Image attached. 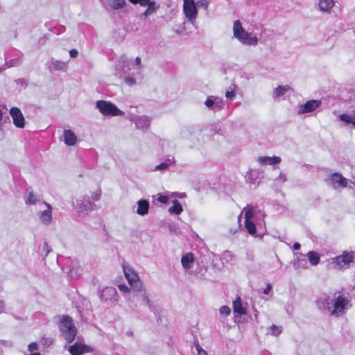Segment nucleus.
Returning a JSON list of instances; mask_svg holds the SVG:
<instances>
[{"mask_svg": "<svg viewBox=\"0 0 355 355\" xmlns=\"http://www.w3.org/2000/svg\"><path fill=\"white\" fill-rule=\"evenodd\" d=\"M272 290V286L270 284H267L266 288H264L263 290V293L264 294H268Z\"/></svg>", "mask_w": 355, "mask_h": 355, "instance_id": "obj_50", "label": "nucleus"}, {"mask_svg": "<svg viewBox=\"0 0 355 355\" xmlns=\"http://www.w3.org/2000/svg\"><path fill=\"white\" fill-rule=\"evenodd\" d=\"M100 196H101V194L95 193V194L92 195V198L94 200L97 201L99 200Z\"/></svg>", "mask_w": 355, "mask_h": 355, "instance_id": "obj_55", "label": "nucleus"}, {"mask_svg": "<svg viewBox=\"0 0 355 355\" xmlns=\"http://www.w3.org/2000/svg\"><path fill=\"white\" fill-rule=\"evenodd\" d=\"M42 205L46 206V209L44 210L41 213L40 219L42 223L44 224H49L52 220V207L49 203L46 202H42Z\"/></svg>", "mask_w": 355, "mask_h": 355, "instance_id": "obj_19", "label": "nucleus"}, {"mask_svg": "<svg viewBox=\"0 0 355 355\" xmlns=\"http://www.w3.org/2000/svg\"><path fill=\"white\" fill-rule=\"evenodd\" d=\"M195 346L198 351V355H208L207 352L200 347L199 343H196Z\"/></svg>", "mask_w": 355, "mask_h": 355, "instance_id": "obj_45", "label": "nucleus"}, {"mask_svg": "<svg viewBox=\"0 0 355 355\" xmlns=\"http://www.w3.org/2000/svg\"><path fill=\"white\" fill-rule=\"evenodd\" d=\"M141 60L139 57H137L135 61L121 57L116 67V75L123 78L126 85L133 86L137 83L135 77L141 75Z\"/></svg>", "mask_w": 355, "mask_h": 355, "instance_id": "obj_2", "label": "nucleus"}, {"mask_svg": "<svg viewBox=\"0 0 355 355\" xmlns=\"http://www.w3.org/2000/svg\"><path fill=\"white\" fill-rule=\"evenodd\" d=\"M245 212V226L248 233L252 236H256V226L261 225L264 219V214L261 209L255 207L244 209Z\"/></svg>", "mask_w": 355, "mask_h": 355, "instance_id": "obj_4", "label": "nucleus"}, {"mask_svg": "<svg viewBox=\"0 0 355 355\" xmlns=\"http://www.w3.org/2000/svg\"><path fill=\"white\" fill-rule=\"evenodd\" d=\"M9 113L16 128L22 129L25 127L26 120L19 108L12 107L10 109Z\"/></svg>", "mask_w": 355, "mask_h": 355, "instance_id": "obj_13", "label": "nucleus"}, {"mask_svg": "<svg viewBox=\"0 0 355 355\" xmlns=\"http://www.w3.org/2000/svg\"><path fill=\"white\" fill-rule=\"evenodd\" d=\"M132 3H139L141 6H146L150 3L151 0H129Z\"/></svg>", "mask_w": 355, "mask_h": 355, "instance_id": "obj_43", "label": "nucleus"}, {"mask_svg": "<svg viewBox=\"0 0 355 355\" xmlns=\"http://www.w3.org/2000/svg\"><path fill=\"white\" fill-rule=\"evenodd\" d=\"M321 105L320 100H310L306 101L304 104L298 105L297 114H303L315 111Z\"/></svg>", "mask_w": 355, "mask_h": 355, "instance_id": "obj_16", "label": "nucleus"}, {"mask_svg": "<svg viewBox=\"0 0 355 355\" xmlns=\"http://www.w3.org/2000/svg\"><path fill=\"white\" fill-rule=\"evenodd\" d=\"M69 55L71 58H76L78 55V52L76 49H73L70 50Z\"/></svg>", "mask_w": 355, "mask_h": 355, "instance_id": "obj_49", "label": "nucleus"}, {"mask_svg": "<svg viewBox=\"0 0 355 355\" xmlns=\"http://www.w3.org/2000/svg\"><path fill=\"white\" fill-rule=\"evenodd\" d=\"M64 143L67 146H73L76 143L77 137L72 130H64Z\"/></svg>", "mask_w": 355, "mask_h": 355, "instance_id": "obj_22", "label": "nucleus"}, {"mask_svg": "<svg viewBox=\"0 0 355 355\" xmlns=\"http://www.w3.org/2000/svg\"><path fill=\"white\" fill-rule=\"evenodd\" d=\"M220 313L222 315H228L230 314V309L227 306H223L220 309Z\"/></svg>", "mask_w": 355, "mask_h": 355, "instance_id": "obj_44", "label": "nucleus"}, {"mask_svg": "<svg viewBox=\"0 0 355 355\" xmlns=\"http://www.w3.org/2000/svg\"><path fill=\"white\" fill-rule=\"evenodd\" d=\"M110 6L114 9L122 8L125 3V0H107Z\"/></svg>", "mask_w": 355, "mask_h": 355, "instance_id": "obj_34", "label": "nucleus"}, {"mask_svg": "<svg viewBox=\"0 0 355 355\" xmlns=\"http://www.w3.org/2000/svg\"><path fill=\"white\" fill-rule=\"evenodd\" d=\"M51 250V249L47 243H44L42 245V248L40 250L41 255L46 257Z\"/></svg>", "mask_w": 355, "mask_h": 355, "instance_id": "obj_37", "label": "nucleus"}, {"mask_svg": "<svg viewBox=\"0 0 355 355\" xmlns=\"http://www.w3.org/2000/svg\"><path fill=\"white\" fill-rule=\"evenodd\" d=\"M289 89L290 87L288 85L278 86L274 91L275 97H279L283 96Z\"/></svg>", "mask_w": 355, "mask_h": 355, "instance_id": "obj_33", "label": "nucleus"}, {"mask_svg": "<svg viewBox=\"0 0 355 355\" xmlns=\"http://www.w3.org/2000/svg\"><path fill=\"white\" fill-rule=\"evenodd\" d=\"M232 254L230 252L226 251L223 253V259H232Z\"/></svg>", "mask_w": 355, "mask_h": 355, "instance_id": "obj_51", "label": "nucleus"}, {"mask_svg": "<svg viewBox=\"0 0 355 355\" xmlns=\"http://www.w3.org/2000/svg\"><path fill=\"white\" fill-rule=\"evenodd\" d=\"M193 261V256L191 253H187L181 258L182 267L186 270L190 269L192 267Z\"/></svg>", "mask_w": 355, "mask_h": 355, "instance_id": "obj_23", "label": "nucleus"}, {"mask_svg": "<svg viewBox=\"0 0 355 355\" xmlns=\"http://www.w3.org/2000/svg\"><path fill=\"white\" fill-rule=\"evenodd\" d=\"M183 12L187 19L194 24L198 15V10L194 0H183Z\"/></svg>", "mask_w": 355, "mask_h": 355, "instance_id": "obj_10", "label": "nucleus"}, {"mask_svg": "<svg viewBox=\"0 0 355 355\" xmlns=\"http://www.w3.org/2000/svg\"><path fill=\"white\" fill-rule=\"evenodd\" d=\"M338 117L343 122L346 123H351L355 127V110L354 111V116H349L347 114H341Z\"/></svg>", "mask_w": 355, "mask_h": 355, "instance_id": "obj_31", "label": "nucleus"}, {"mask_svg": "<svg viewBox=\"0 0 355 355\" xmlns=\"http://www.w3.org/2000/svg\"><path fill=\"white\" fill-rule=\"evenodd\" d=\"M216 97L214 96H208L207 100L205 102V105L212 110V107H214V104H215V98Z\"/></svg>", "mask_w": 355, "mask_h": 355, "instance_id": "obj_38", "label": "nucleus"}, {"mask_svg": "<svg viewBox=\"0 0 355 355\" xmlns=\"http://www.w3.org/2000/svg\"><path fill=\"white\" fill-rule=\"evenodd\" d=\"M129 300L137 308L141 306L153 308V302L150 300L147 291L143 285L139 288L132 289V295L129 296Z\"/></svg>", "mask_w": 355, "mask_h": 355, "instance_id": "obj_5", "label": "nucleus"}, {"mask_svg": "<svg viewBox=\"0 0 355 355\" xmlns=\"http://www.w3.org/2000/svg\"><path fill=\"white\" fill-rule=\"evenodd\" d=\"M95 207L88 196H81L73 202V209L79 216H87Z\"/></svg>", "mask_w": 355, "mask_h": 355, "instance_id": "obj_9", "label": "nucleus"}, {"mask_svg": "<svg viewBox=\"0 0 355 355\" xmlns=\"http://www.w3.org/2000/svg\"><path fill=\"white\" fill-rule=\"evenodd\" d=\"M96 105L99 112L104 116H116L124 115V112L122 110L110 101L99 100L96 101Z\"/></svg>", "mask_w": 355, "mask_h": 355, "instance_id": "obj_8", "label": "nucleus"}, {"mask_svg": "<svg viewBox=\"0 0 355 355\" xmlns=\"http://www.w3.org/2000/svg\"><path fill=\"white\" fill-rule=\"evenodd\" d=\"M59 329L62 336L68 343H71L76 337L77 329L72 318L69 315H63L59 323Z\"/></svg>", "mask_w": 355, "mask_h": 355, "instance_id": "obj_6", "label": "nucleus"}, {"mask_svg": "<svg viewBox=\"0 0 355 355\" xmlns=\"http://www.w3.org/2000/svg\"><path fill=\"white\" fill-rule=\"evenodd\" d=\"M4 68L0 67V71L3 70Z\"/></svg>", "mask_w": 355, "mask_h": 355, "instance_id": "obj_57", "label": "nucleus"}, {"mask_svg": "<svg viewBox=\"0 0 355 355\" xmlns=\"http://www.w3.org/2000/svg\"><path fill=\"white\" fill-rule=\"evenodd\" d=\"M316 304L320 310L335 317L344 315L350 306L349 298L340 293L332 296L323 294L317 299Z\"/></svg>", "mask_w": 355, "mask_h": 355, "instance_id": "obj_1", "label": "nucleus"}, {"mask_svg": "<svg viewBox=\"0 0 355 355\" xmlns=\"http://www.w3.org/2000/svg\"><path fill=\"white\" fill-rule=\"evenodd\" d=\"M21 63V60L20 58H17L10 60L9 62L6 63V68H9L11 67H16L19 65Z\"/></svg>", "mask_w": 355, "mask_h": 355, "instance_id": "obj_40", "label": "nucleus"}, {"mask_svg": "<svg viewBox=\"0 0 355 355\" xmlns=\"http://www.w3.org/2000/svg\"><path fill=\"white\" fill-rule=\"evenodd\" d=\"M123 272L132 289L141 288L142 283L139 279L138 275L135 272L132 267L123 266Z\"/></svg>", "mask_w": 355, "mask_h": 355, "instance_id": "obj_11", "label": "nucleus"}, {"mask_svg": "<svg viewBox=\"0 0 355 355\" xmlns=\"http://www.w3.org/2000/svg\"><path fill=\"white\" fill-rule=\"evenodd\" d=\"M282 182H284L286 181V175L283 173H280L278 178Z\"/></svg>", "mask_w": 355, "mask_h": 355, "instance_id": "obj_52", "label": "nucleus"}, {"mask_svg": "<svg viewBox=\"0 0 355 355\" xmlns=\"http://www.w3.org/2000/svg\"><path fill=\"white\" fill-rule=\"evenodd\" d=\"M175 163V159L174 157L166 159L164 162L161 164L157 165L153 171H166L168 169L169 166L173 165Z\"/></svg>", "mask_w": 355, "mask_h": 355, "instance_id": "obj_26", "label": "nucleus"}, {"mask_svg": "<svg viewBox=\"0 0 355 355\" xmlns=\"http://www.w3.org/2000/svg\"><path fill=\"white\" fill-rule=\"evenodd\" d=\"M5 304L4 302L0 300V313L4 311Z\"/></svg>", "mask_w": 355, "mask_h": 355, "instance_id": "obj_53", "label": "nucleus"}, {"mask_svg": "<svg viewBox=\"0 0 355 355\" xmlns=\"http://www.w3.org/2000/svg\"><path fill=\"white\" fill-rule=\"evenodd\" d=\"M71 262V268L67 271L68 275L72 278H77L79 275L78 269L76 268V262L72 260H69L68 262Z\"/></svg>", "mask_w": 355, "mask_h": 355, "instance_id": "obj_32", "label": "nucleus"}, {"mask_svg": "<svg viewBox=\"0 0 355 355\" xmlns=\"http://www.w3.org/2000/svg\"><path fill=\"white\" fill-rule=\"evenodd\" d=\"M308 259L310 262V263L312 266H316L319 263L320 257V255L314 252V251H309L306 254Z\"/></svg>", "mask_w": 355, "mask_h": 355, "instance_id": "obj_29", "label": "nucleus"}, {"mask_svg": "<svg viewBox=\"0 0 355 355\" xmlns=\"http://www.w3.org/2000/svg\"><path fill=\"white\" fill-rule=\"evenodd\" d=\"M46 67L49 71H62L66 72L68 70V62L51 58L47 63Z\"/></svg>", "mask_w": 355, "mask_h": 355, "instance_id": "obj_18", "label": "nucleus"}, {"mask_svg": "<svg viewBox=\"0 0 355 355\" xmlns=\"http://www.w3.org/2000/svg\"><path fill=\"white\" fill-rule=\"evenodd\" d=\"M300 244L299 243H295L293 244V249L295 250H297L300 248Z\"/></svg>", "mask_w": 355, "mask_h": 355, "instance_id": "obj_56", "label": "nucleus"}, {"mask_svg": "<svg viewBox=\"0 0 355 355\" xmlns=\"http://www.w3.org/2000/svg\"><path fill=\"white\" fill-rule=\"evenodd\" d=\"M182 211V207L181 204L175 200L173 201V206L168 209V212L171 214L179 215Z\"/></svg>", "mask_w": 355, "mask_h": 355, "instance_id": "obj_30", "label": "nucleus"}, {"mask_svg": "<svg viewBox=\"0 0 355 355\" xmlns=\"http://www.w3.org/2000/svg\"><path fill=\"white\" fill-rule=\"evenodd\" d=\"M68 350L71 355H83L86 353L92 352L93 348L89 345L76 343L69 347Z\"/></svg>", "mask_w": 355, "mask_h": 355, "instance_id": "obj_17", "label": "nucleus"}, {"mask_svg": "<svg viewBox=\"0 0 355 355\" xmlns=\"http://www.w3.org/2000/svg\"><path fill=\"white\" fill-rule=\"evenodd\" d=\"M233 309L234 313H237L240 315H244L246 313L245 309L243 306L240 297H238L235 301H234Z\"/></svg>", "mask_w": 355, "mask_h": 355, "instance_id": "obj_27", "label": "nucleus"}, {"mask_svg": "<svg viewBox=\"0 0 355 355\" xmlns=\"http://www.w3.org/2000/svg\"><path fill=\"white\" fill-rule=\"evenodd\" d=\"M270 331L272 335L278 336L281 333L282 329L281 327L273 324L270 327Z\"/></svg>", "mask_w": 355, "mask_h": 355, "instance_id": "obj_41", "label": "nucleus"}, {"mask_svg": "<svg viewBox=\"0 0 355 355\" xmlns=\"http://www.w3.org/2000/svg\"><path fill=\"white\" fill-rule=\"evenodd\" d=\"M98 296L104 303L115 304L118 301L117 292L114 287H105L102 291H98Z\"/></svg>", "mask_w": 355, "mask_h": 355, "instance_id": "obj_12", "label": "nucleus"}, {"mask_svg": "<svg viewBox=\"0 0 355 355\" xmlns=\"http://www.w3.org/2000/svg\"><path fill=\"white\" fill-rule=\"evenodd\" d=\"M347 179L338 173L331 174L329 178L327 179V182L335 189L347 187Z\"/></svg>", "mask_w": 355, "mask_h": 355, "instance_id": "obj_14", "label": "nucleus"}, {"mask_svg": "<svg viewBox=\"0 0 355 355\" xmlns=\"http://www.w3.org/2000/svg\"><path fill=\"white\" fill-rule=\"evenodd\" d=\"M137 204L138 207L137 209V213L141 216H144L147 214L149 209L148 202L146 200H141L138 201Z\"/></svg>", "mask_w": 355, "mask_h": 355, "instance_id": "obj_25", "label": "nucleus"}, {"mask_svg": "<svg viewBox=\"0 0 355 355\" xmlns=\"http://www.w3.org/2000/svg\"><path fill=\"white\" fill-rule=\"evenodd\" d=\"M258 162L261 165H273L281 162V158L279 157L273 156V157H259L257 159Z\"/></svg>", "mask_w": 355, "mask_h": 355, "instance_id": "obj_21", "label": "nucleus"}, {"mask_svg": "<svg viewBox=\"0 0 355 355\" xmlns=\"http://www.w3.org/2000/svg\"><path fill=\"white\" fill-rule=\"evenodd\" d=\"M38 349V346L36 343H31L28 345V350L29 352H32L34 351H37Z\"/></svg>", "mask_w": 355, "mask_h": 355, "instance_id": "obj_47", "label": "nucleus"}, {"mask_svg": "<svg viewBox=\"0 0 355 355\" xmlns=\"http://www.w3.org/2000/svg\"><path fill=\"white\" fill-rule=\"evenodd\" d=\"M224 107V101L222 98L216 97L215 98V104H214V107H212L213 110L219 111L223 110Z\"/></svg>", "mask_w": 355, "mask_h": 355, "instance_id": "obj_36", "label": "nucleus"}, {"mask_svg": "<svg viewBox=\"0 0 355 355\" xmlns=\"http://www.w3.org/2000/svg\"><path fill=\"white\" fill-rule=\"evenodd\" d=\"M233 35L235 38L243 44L255 46L258 44V38L247 33L243 29L239 20H236L234 22Z\"/></svg>", "mask_w": 355, "mask_h": 355, "instance_id": "obj_7", "label": "nucleus"}, {"mask_svg": "<svg viewBox=\"0 0 355 355\" xmlns=\"http://www.w3.org/2000/svg\"><path fill=\"white\" fill-rule=\"evenodd\" d=\"M132 121H134L135 125L139 129H146L150 126V120L148 117L142 116H135Z\"/></svg>", "mask_w": 355, "mask_h": 355, "instance_id": "obj_20", "label": "nucleus"}, {"mask_svg": "<svg viewBox=\"0 0 355 355\" xmlns=\"http://www.w3.org/2000/svg\"><path fill=\"white\" fill-rule=\"evenodd\" d=\"M157 200L161 202V203H164V204H166L168 202V197L167 196H164V195H160L158 198H157Z\"/></svg>", "mask_w": 355, "mask_h": 355, "instance_id": "obj_46", "label": "nucleus"}, {"mask_svg": "<svg viewBox=\"0 0 355 355\" xmlns=\"http://www.w3.org/2000/svg\"><path fill=\"white\" fill-rule=\"evenodd\" d=\"M334 6V0H318V7L322 12H329Z\"/></svg>", "mask_w": 355, "mask_h": 355, "instance_id": "obj_24", "label": "nucleus"}, {"mask_svg": "<svg viewBox=\"0 0 355 355\" xmlns=\"http://www.w3.org/2000/svg\"><path fill=\"white\" fill-rule=\"evenodd\" d=\"M245 212V226L248 233L252 236H256V226L261 225L264 219V214L261 209L255 207L244 209Z\"/></svg>", "mask_w": 355, "mask_h": 355, "instance_id": "obj_3", "label": "nucleus"}, {"mask_svg": "<svg viewBox=\"0 0 355 355\" xmlns=\"http://www.w3.org/2000/svg\"><path fill=\"white\" fill-rule=\"evenodd\" d=\"M354 260L353 252H344L341 255L333 259L332 263L335 264L338 268L348 266Z\"/></svg>", "mask_w": 355, "mask_h": 355, "instance_id": "obj_15", "label": "nucleus"}, {"mask_svg": "<svg viewBox=\"0 0 355 355\" xmlns=\"http://www.w3.org/2000/svg\"><path fill=\"white\" fill-rule=\"evenodd\" d=\"M147 6L148 8L144 12V15H145L146 17L154 12L155 10L157 9L159 7V6H157L155 1H151Z\"/></svg>", "mask_w": 355, "mask_h": 355, "instance_id": "obj_35", "label": "nucleus"}, {"mask_svg": "<svg viewBox=\"0 0 355 355\" xmlns=\"http://www.w3.org/2000/svg\"><path fill=\"white\" fill-rule=\"evenodd\" d=\"M235 96V92L234 91H227L225 92V97L227 98L232 99Z\"/></svg>", "mask_w": 355, "mask_h": 355, "instance_id": "obj_48", "label": "nucleus"}, {"mask_svg": "<svg viewBox=\"0 0 355 355\" xmlns=\"http://www.w3.org/2000/svg\"><path fill=\"white\" fill-rule=\"evenodd\" d=\"M209 3V0H196V5L207 10Z\"/></svg>", "mask_w": 355, "mask_h": 355, "instance_id": "obj_39", "label": "nucleus"}, {"mask_svg": "<svg viewBox=\"0 0 355 355\" xmlns=\"http://www.w3.org/2000/svg\"><path fill=\"white\" fill-rule=\"evenodd\" d=\"M43 201L41 200L40 198H38L33 191H30L28 193L26 203L30 205H35L36 203H39L40 205H42V202Z\"/></svg>", "mask_w": 355, "mask_h": 355, "instance_id": "obj_28", "label": "nucleus"}, {"mask_svg": "<svg viewBox=\"0 0 355 355\" xmlns=\"http://www.w3.org/2000/svg\"><path fill=\"white\" fill-rule=\"evenodd\" d=\"M119 289L123 293H129L130 295H132V287L129 288L125 284H119Z\"/></svg>", "mask_w": 355, "mask_h": 355, "instance_id": "obj_42", "label": "nucleus"}, {"mask_svg": "<svg viewBox=\"0 0 355 355\" xmlns=\"http://www.w3.org/2000/svg\"><path fill=\"white\" fill-rule=\"evenodd\" d=\"M3 119V112L2 111L0 110V132L1 133H3V129L1 128V121Z\"/></svg>", "mask_w": 355, "mask_h": 355, "instance_id": "obj_54", "label": "nucleus"}]
</instances>
